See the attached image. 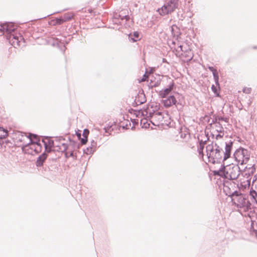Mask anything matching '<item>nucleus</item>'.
<instances>
[{"mask_svg":"<svg viewBox=\"0 0 257 257\" xmlns=\"http://www.w3.org/2000/svg\"><path fill=\"white\" fill-rule=\"evenodd\" d=\"M162 62H163V63H168L167 60L166 59H165V58H163V60H162Z\"/></svg>","mask_w":257,"mask_h":257,"instance_id":"obj_54","label":"nucleus"},{"mask_svg":"<svg viewBox=\"0 0 257 257\" xmlns=\"http://www.w3.org/2000/svg\"><path fill=\"white\" fill-rule=\"evenodd\" d=\"M208 69L212 72V74H213V72H217V70L214 69L212 66H208Z\"/></svg>","mask_w":257,"mask_h":257,"instance_id":"obj_38","label":"nucleus"},{"mask_svg":"<svg viewBox=\"0 0 257 257\" xmlns=\"http://www.w3.org/2000/svg\"><path fill=\"white\" fill-rule=\"evenodd\" d=\"M123 16L124 15H123L121 14H117V13L115 14L113 17V22L115 24L120 23L119 20H123Z\"/></svg>","mask_w":257,"mask_h":257,"instance_id":"obj_19","label":"nucleus"},{"mask_svg":"<svg viewBox=\"0 0 257 257\" xmlns=\"http://www.w3.org/2000/svg\"><path fill=\"white\" fill-rule=\"evenodd\" d=\"M148 78V75L145 73L143 77L142 81H146L147 79Z\"/></svg>","mask_w":257,"mask_h":257,"instance_id":"obj_46","label":"nucleus"},{"mask_svg":"<svg viewBox=\"0 0 257 257\" xmlns=\"http://www.w3.org/2000/svg\"><path fill=\"white\" fill-rule=\"evenodd\" d=\"M59 13V12H56V13H53V14H49V15H47V16H45V17H44L43 18H39V19H45V18H47V17H48L50 16H51V15H53V14H56V13Z\"/></svg>","mask_w":257,"mask_h":257,"instance_id":"obj_49","label":"nucleus"},{"mask_svg":"<svg viewBox=\"0 0 257 257\" xmlns=\"http://www.w3.org/2000/svg\"><path fill=\"white\" fill-rule=\"evenodd\" d=\"M213 76L215 82V84L216 86H218V88L219 89L220 85L219 83V75L218 72H213Z\"/></svg>","mask_w":257,"mask_h":257,"instance_id":"obj_26","label":"nucleus"},{"mask_svg":"<svg viewBox=\"0 0 257 257\" xmlns=\"http://www.w3.org/2000/svg\"><path fill=\"white\" fill-rule=\"evenodd\" d=\"M33 135V134H30L29 136H27L25 133L20 131L16 132L15 134V138H14L16 145L22 148V144L28 143Z\"/></svg>","mask_w":257,"mask_h":257,"instance_id":"obj_8","label":"nucleus"},{"mask_svg":"<svg viewBox=\"0 0 257 257\" xmlns=\"http://www.w3.org/2000/svg\"><path fill=\"white\" fill-rule=\"evenodd\" d=\"M33 137L35 140V143H36V148L34 149V152L36 154H38L42 151V146L41 144L40 139L38 138V136L36 134H33Z\"/></svg>","mask_w":257,"mask_h":257,"instance_id":"obj_16","label":"nucleus"},{"mask_svg":"<svg viewBox=\"0 0 257 257\" xmlns=\"http://www.w3.org/2000/svg\"><path fill=\"white\" fill-rule=\"evenodd\" d=\"M148 112L147 111H145L144 112H142V115H147Z\"/></svg>","mask_w":257,"mask_h":257,"instance_id":"obj_51","label":"nucleus"},{"mask_svg":"<svg viewBox=\"0 0 257 257\" xmlns=\"http://www.w3.org/2000/svg\"><path fill=\"white\" fill-rule=\"evenodd\" d=\"M138 103L136 101V100L134 101V102L133 103V106H137L138 105Z\"/></svg>","mask_w":257,"mask_h":257,"instance_id":"obj_53","label":"nucleus"},{"mask_svg":"<svg viewBox=\"0 0 257 257\" xmlns=\"http://www.w3.org/2000/svg\"><path fill=\"white\" fill-rule=\"evenodd\" d=\"M76 136H77L78 137V139L79 140L80 139L81 137V131L80 130H78L76 132Z\"/></svg>","mask_w":257,"mask_h":257,"instance_id":"obj_40","label":"nucleus"},{"mask_svg":"<svg viewBox=\"0 0 257 257\" xmlns=\"http://www.w3.org/2000/svg\"><path fill=\"white\" fill-rule=\"evenodd\" d=\"M159 84H160V82L158 81H157L154 84L151 85V86H150V87L151 88H153V87H156L158 86L159 85Z\"/></svg>","mask_w":257,"mask_h":257,"instance_id":"obj_41","label":"nucleus"},{"mask_svg":"<svg viewBox=\"0 0 257 257\" xmlns=\"http://www.w3.org/2000/svg\"><path fill=\"white\" fill-rule=\"evenodd\" d=\"M251 200L257 204V192H249Z\"/></svg>","mask_w":257,"mask_h":257,"instance_id":"obj_28","label":"nucleus"},{"mask_svg":"<svg viewBox=\"0 0 257 257\" xmlns=\"http://www.w3.org/2000/svg\"><path fill=\"white\" fill-rule=\"evenodd\" d=\"M157 116H158V119H160V120H162L164 117L163 115V113L160 111H158L157 112H155V118H156Z\"/></svg>","mask_w":257,"mask_h":257,"instance_id":"obj_33","label":"nucleus"},{"mask_svg":"<svg viewBox=\"0 0 257 257\" xmlns=\"http://www.w3.org/2000/svg\"><path fill=\"white\" fill-rule=\"evenodd\" d=\"M250 229L257 235V214L256 215V219L251 220Z\"/></svg>","mask_w":257,"mask_h":257,"instance_id":"obj_20","label":"nucleus"},{"mask_svg":"<svg viewBox=\"0 0 257 257\" xmlns=\"http://www.w3.org/2000/svg\"><path fill=\"white\" fill-rule=\"evenodd\" d=\"M95 152V149H92V147H88L86 149L83 150L84 154L87 155L92 154Z\"/></svg>","mask_w":257,"mask_h":257,"instance_id":"obj_27","label":"nucleus"},{"mask_svg":"<svg viewBox=\"0 0 257 257\" xmlns=\"http://www.w3.org/2000/svg\"><path fill=\"white\" fill-rule=\"evenodd\" d=\"M188 57H189L188 59H189V60H191V59H192V58L193 56H188Z\"/></svg>","mask_w":257,"mask_h":257,"instance_id":"obj_61","label":"nucleus"},{"mask_svg":"<svg viewBox=\"0 0 257 257\" xmlns=\"http://www.w3.org/2000/svg\"><path fill=\"white\" fill-rule=\"evenodd\" d=\"M1 27L2 29H4V33H7V40L14 47L21 46V43H25V40L22 36H18L14 34L17 28L14 24L6 22L1 24Z\"/></svg>","mask_w":257,"mask_h":257,"instance_id":"obj_2","label":"nucleus"},{"mask_svg":"<svg viewBox=\"0 0 257 257\" xmlns=\"http://www.w3.org/2000/svg\"><path fill=\"white\" fill-rule=\"evenodd\" d=\"M210 117H208V119H207V121L209 122L210 121Z\"/></svg>","mask_w":257,"mask_h":257,"instance_id":"obj_62","label":"nucleus"},{"mask_svg":"<svg viewBox=\"0 0 257 257\" xmlns=\"http://www.w3.org/2000/svg\"><path fill=\"white\" fill-rule=\"evenodd\" d=\"M110 125H112V126H113V128H114V130H116V128H117V127H118V130H119V129H120V126H117V125L116 124L115 122H114L113 123H112V124H110Z\"/></svg>","mask_w":257,"mask_h":257,"instance_id":"obj_43","label":"nucleus"},{"mask_svg":"<svg viewBox=\"0 0 257 257\" xmlns=\"http://www.w3.org/2000/svg\"><path fill=\"white\" fill-rule=\"evenodd\" d=\"M150 122L155 126L157 125L158 124H155L154 122L152 121V120H150Z\"/></svg>","mask_w":257,"mask_h":257,"instance_id":"obj_59","label":"nucleus"},{"mask_svg":"<svg viewBox=\"0 0 257 257\" xmlns=\"http://www.w3.org/2000/svg\"><path fill=\"white\" fill-rule=\"evenodd\" d=\"M103 130L105 133H109V135H111V132L114 131V128H113V126L108 124L107 126L104 127Z\"/></svg>","mask_w":257,"mask_h":257,"instance_id":"obj_30","label":"nucleus"},{"mask_svg":"<svg viewBox=\"0 0 257 257\" xmlns=\"http://www.w3.org/2000/svg\"><path fill=\"white\" fill-rule=\"evenodd\" d=\"M62 145L64 148L63 151H65L68 148L67 145L65 143H62Z\"/></svg>","mask_w":257,"mask_h":257,"instance_id":"obj_48","label":"nucleus"},{"mask_svg":"<svg viewBox=\"0 0 257 257\" xmlns=\"http://www.w3.org/2000/svg\"><path fill=\"white\" fill-rule=\"evenodd\" d=\"M123 20H125L126 21H128L130 19V17L128 15H124L123 16Z\"/></svg>","mask_w":257,"mask_h":257,"instance_id":"obj_45","label":"nucleus"},{"mask_svg":"<svg viewBox=\"0 0 257 257\" xmlns=\"http://www.w3.org/2000/svg\"><path fill=\"white\" fill-rule=\"evenodd\" d=\"M155 111L154 110H153L152 112H149V115L148 116V117H150V118H152V119H154L155 118Z\"/></svg>","mask_w":257,"mask_h":257,"instance_id":"obj_37","label":"nucleus"},{"mask_svg":"<svg viewBox=\"0 0 257 257\" xmlns=\"http://www.w3.org/2000/svg\"><path fill=\"white\" fill-rule=\"evenodd\" d=\"M65 156L66 158L72 157L74 160H76L77 158V156L74 155V153L73 151H71L70 153L66 152L65 153Z\"/></svg>","mask_w":257,"mask_h":257,"instance_id":"obj_32","label":"nucleus"},{"mask_svg":"<svg viewBox=\"0 0 257 257\" xmlns=\"http://www.w3.org/2000/svg\"><path fill=\"white\" fill-rule=\"evenodd\" d=\"M220 88H218V86H215L214 84L212 85L211 86V90L216 96H219L218 90H220Z\"/></svg>","mask_w":257,"mask_h":257,"instance_id":"obj_31","label":"nucleus"},{"mask_svg":"<svg viewBox=\"0 0 257 257\" xmlns=\"http://www.w3.org/2000/svg\"><path fill=\"white\" fill-rule=\"evenodd\" d=\"M64 140V139H63V137H59V140H60V141H61V140Z\"/></svg>","mask_w":257,"mask_h":257,"instance_id":"obj_60","label":"nucleus"},{"mask_svg":"<svg viewBox=\"0 0 257 257\" xmlns=\"http://www.w3.org/2000/svg\"><path fill=\"white\" fill-rule=\"evenodd\" d=\"M69 141L73 144L74 146H77V147L79 148V145L75 141H72L70 138H69Z\"/></svg>","mask_w":257,"mask_h":257,"instance_id":"obj_42","label":"nucleus"},{"mask_svg":"<svg viewBox=\"0 0 257 257\" xmlns=\"http://www.w3.org/2000/svg\"><path fill=\"white\" fill-rule=\"evenodd\" d=\"M87 137L88 136H86L85 135L83 138L81 137L80 140H81V143L82 145L86 144L87 142Z\"/></svg>","mask_w":257,"mask_h":257,"instance_id":"obj_34","label":"nucleus"},{"mask_svg":"<svg viewBox=\"0 0 257 257\" xmlns=\"http://www.w3.org/2000/svg\"><path fill=\"white\" fill-rule=\"evenodd\" d=\"M146 98L145 97V94H144V97H143V99H142L140 102H139V104H141L143 103H144L145 102H146Z\"/></svg>","mask_w":257,"mask_h":257,"instance_id":"obj_47","label":"nucleus"},{"mask_svg":"<svg viewBox=\"0 0 257 257\" xmlns=\"http://www.w3.org/2000/svg\"><path fill=\"white\" fill-rule=\"evenodd\" d=\"M214 135H213V134H212V138H213V137H214Z\"/></svg>","mask_w":257,"mask_h":257,"instance_id":"obj_64","label":"nucleus"},{"mask_svg":"<svg viewBox=\"0 0 257 257\" xmlns=\"http://www.w3.org/2000/svg\"><path fill=\"white\" fill-rule=\"evenodd\" d=\"M243 170L245 176H246L247 174L249 176L250 174H253L255 171V168L253 166L249 167L248 168L246 166Z\"/></svg>","mask_w":257,"mask_h":257,"instance_id":"obj_21","label":"nucleus"},{"mask_svg":"<svg viewBox=\"0 0 257 257\" xmlns=\"http://www.w3.org/2000/svg\"><path fill=\"white\" fill-rule=\"evenodd\" d=\"M175 83L173 81H172L171 83H170L168 87L159 92V96L161 98H167L168 95L171 92L173 88L175 87Z\"/></svg>","mask_w":257,"mask_h":257,"instance_id":"obj_12","label":"nucleus"},{"mask_svg":"<svg viewBox=\"0 0 257 257\" xmlns=\"http://www.w3.org/2000/svg\"><path fill=\"white\" fill-rule=\"evenodd\" d=\"M232 204L238 208H243L244 211L251 209L252 204L247 199L246 195L237 190L233 191L229 196Z\"/></svg>","mask_w":257,"mask_h":257,"instance_id":"obj_4","label":"nucleus"},{"mask_svg":"<svg viewBox=\"0 0 257 257\" xmlns=\"http://www.w3.org/2000/svg\"><path fill=\"white\" fill-rule=\"evenodd\" d=\"M205 135L207 137L206 140L203 141L202 140H200L198 138L199 145L197 147V148H198L197 151H198L199 155H201L202 157L204 156L203 150L204 148V146L206 144L207 142L209 139V137H208V133H207V134H205Z\"/></svg>","mask_w":257,"mask_h":257,"instance_id":"obj_15","label":"nucleus"},{"mask_svg":"<svg viewBox=\"0 0 257 257\" xmlns=\"http://www.w3.org/2000/svg\"><path fill=\"white\" fill-rule=\"evenodd\" d=\"M2 28L1 27V25H0V32L3 33V34H4V29H2Z\"/></svg>","mask_w":257,"mask_h":257,"instance_id":"obj_52","label":"nucleus"},{"mask_svg":"<svg viewBox=\"0 0 257 257\" xmlns=\"http://www.w3.org/2000/svg\"><path fill=\"white\" fill-rule=\"evenodd\" d=\"M8 136L7 130L0 126V139L6 138Z\"/></svg>","mask_w":257,"mask_h":257,"instance_id":"obj_22","label":"nucleus"},{"mask_svg":"<svg viewBox=\"0 0 257 257\" xmlns=\"http://www.w3.org/2000/svg\"><path fill=\"white\" fill-rule=\"evenodd\" d=\"M215 125V127L216 128V131L218 133H221L224 132L223 128L220 122L217 123H214Z\"/></svg>","mask_w":257,"mask_h":257,"instance_id":"obj_29","label":"nucleus"},{"mask_svg":"<svg viewBox=\"0 0 257 257\" xmlns=\"http://www.w3.org/2000/svg\"><path fill=\"white\" fill-rule=\"evenodd\" d=\"M153 71H154L153 70V69H152V68H151V70H150V72H149V74H151V73H153Z\"/></svg>","mask_w":257,"mask_h":257,"instance_id":"obj_58","label":"nucleus"},{"mask_svg":"<svg viewBox=\"0 0 257 257\" xmlns=\"http://www.w3.org/2000/svg\"><path fill=\"white\" fill-rule=\"evenodd\" d=\"M179 48L180 49V50H181V51H183V46H182V45H180V46H179Z\"/></svg>","mask_w":257,"mask_h":257,"instance_id":"obj_55","label":"nucleus"},{"mask_svg":"<svg viewBox=\"0 0 257 257\" xmlns=\"http://www.w3.org/2000/svg\"><path fill=\"white\" fill-rule=\"evenodd\" d=\"M42 142L44 146V152L49 154L51 153L52 151V148L54 146V141L49 139L47 137H45L42 140Z\"/></svg>","mask_w":257,"mask_h":257,"instance_id":"obj_11","label":"nucleus"},{"mask_svg":"<svg viewBox=\"0 0 257 257\" xmlns=\"http://www.w3.org/2000/svg\"><path fill=\"white\" fill-rule=\"evenodd\" d=\"M206 152L209 162L213 164L221 163L222 165L224 163L223 150L217 143L212 142L208 144L206 147Z\"/></svg>","mask_w":257,"mask_h":257,"instance_id":"obj_3","label":"nucleus"},{"mask_svg":"<svg viewBox=\"0 0 257 257\" xmlns=\"http://www.w3.org/2000/svg\"><path fill=\"white\" fill-rule=\"evenodd\" d=\"M238 165V164L237 165L232 164L225 165V163H223L218 170L213 171V174L215 176H219L224 179L230 180H236L241 172Z\"/></svg>","mask_w":257,"mask_h":257,"instance_id":"obj_1","label":"nucleus"},{"mask_svg":"<svg viewBox=\"0 0 257 257\" xmlns=\"http://www.w3.org/2000/svg\"><path fill=\"white\" fill-rule=\"evenodd\" d=\"M122 128L123 129H125V130L127 129V128H128V124H126V125H123V126H122Z\"/></svg>","mask_w":257,"mask_h":257,"instance_id":"obj_50","label":"nucleus"},{"mask_svg":"<svg viewBox=\"0 0 257 257\" xmlns=\"http://www.w3.org/2000/svg\"><path fill=\"white\" fill-rule=\"evenodd\" d=\"M68 43H69V41L65 40L64 42V44L65 45H67V44H68Z\"/></svg>","mask_w":257,"mask_h":257,"instance_id":"obj_57","label":"nucleus"},{"mask_svg":"<svg viewBox=\"0 0 257 257\" xmlns=\"http://www.w3.org/2000/svg\"><path fill=\"white\" fill-rule=\"evenodd\" d=\"M48 155L49 153L44 152L37 158L36 166L38 170L43 173H46L49 171L48 166L44 164Z\"/></svg>","mask_w":257,"mask_h":257,"instance_id":"obj_7","label":"nucleus"},{"mask_svg":"<svg viewBox=\"0 0 257 257\" xmlns=\"http://www.w3.org/2000/svg\"><path fill=\"white\" fill-rule=\"evenodd\" d=\"M52 45L58 48L62 52H65L66 47L64 44V40L62 41L57 38H54L52 40Z\"/></svg>","mask_w":257,"mask_h":257,"instance_id":"obj_13","label":"nucleus"},{"mask_svg":"<svg viewBox=\"0 0 257 257\" xmlns=\"http://www.w3.org/2000/svg\"><path fill=\"white\" fill-rule=\"evenodd\" d=\"M90 147H92V149H95V151L97 147V143L94 140H92L91 142V145L90 146Z\"/></svg>","mask_w":257,"mask_h":257,"instance_id":"obj_36","label":"nucleus"},{"mask_svg":"<svg viewBox=\"0 0 257 257\" xmlns=\"http://www.w3.org/2000/svg\"><path fill=\"white\" fill-rule=\"evenodd\" d=\"M128 39L132 42H136L140 40V33L138 31L134 32L133 33H130L128 36Z\"/></svg>","mask_w":257,"mask_h":257,"instance_id":"obj_17","label":"nucleus"},{"mask_svg":"<svg viewBox=\"0 0 257 257\" xmlns=\"http://www.w3.org/2000/svg\"><path fill=\"white\" fill-rule=\"evenodd\" d=\"M253 48L254 49H257V46H253Z\"/></svg>","mask_w":257,"mask_h":257,"instance_id":"obj_63","label":"nucleus"},{"mask_svg":"<svg viewBox=\"0 0 257 257\" xmlns=\"http://www.w3.org/2000/svg\"><path fill=\"white\" fill-rule=\"evenodd\" d=\"M220 120L224 121L225 122H227L228 121V118L227 117L214 115L213 116V118L212 119L211 122L209 123V125L210 126V127H211L213 123H218L219 122H218V121Z\"/></svg>","mask_w":257,"mask_h":257,"instance_id":"obj_18","label":"nucleus"},{"mask_svg":"<svg viewBox=\"0 0 257 257\" xmlns=\"http://www.w3.org/2000/svg\"><path fill=\"white\" fill-rule=\"evenodd\" d=\"M52 22H54V23L53 24L54 26L59 25L64 23L62 17L56 18L55 20H52Z\"/></svg>","mask_w":257,"mask_h":257,"instance_id":"obj_24","label":"nucleus"},{"mask_svg":"<svg viewBox=\"0 0 257 257\" xmlns=\"http://www.w3.org/2000/svg\"><path fill=\"white\" fill-rule=\"evenodd\" d=\"M257 192V179H253L249 192Z\"/></svg>","mask_w":257,"mask_h":257,"instance_id":"obj_25","label":"nucleus"},{"mask_svg":"<svg viewBox=\"0 0 257 257\" xmlns=\"http://www.w3.org/2000/svg\"><path fill=\"white\" fill-rule=\"evenodd\" d=\"M73 16L74 15L73 14L68 13L65 14L63 15V16L62 17V18H63V20L64 21V22H67V21L71 20L72 19Z\"/></svg>","mask_w":257,"mask_h":257,"instance_id":"obj_23","label":"nucleus"},{"mask_svg":"<svg viewBox=\"0 0 257 257\" xmlns=\"http://www.w3.org/2000/svg\"><path fill=\"white\" fill-rule=\"evenodd\" d=\"M179 0H169L161 8L158 9L157 12L162 16H164L173 13L178 8Z\"/></svg>","mask_w":257,"mask_h":257,"instance_id":"obj_5","label":"nucleus"},{"mask_svg":"<svg viewBox=\"0 0 257 257\" xmlns=\"http://www.w3.org/2000/svg\"><path fill=\"white\" fill-rule=\"evenodd\" d=\"M36 143L35 140H32L31 138L28 143L23 144L22 145V151L25 154L33 155L34 149L36 148Z\"/></svg>","mask_w":257,"mask_h":257,"instance_id":"obj_9","label":"nucleus"},{"mask_svg":"<svg viewBox=\"0 0 257 257\" xmlns=\"http://www.w3.org/2000/svg\"><path fill=\"white\" fill-rule=\"evenodd\" d=\"M233 156L237 164L240 165L246 164L250 158L248 151L242 147H240L235 150Z\"/></svg>","mask_w":257,"mask_h":257,"instance_id":"obj_6","label":"nucleus"},{"mask_svg":"<svg viewBox=\"0 0 257 257\" xmlns=\"http://www.w3.org/2000/svg\"><path fill=\"white\" fill-rule=\"evenodd\" d=\"M89 133V131L88 129H87V128L84 129L83 131V136L84 137V135H85V136H88Z\"/></svg>","mask_w":257,"mask_h":257,"instance_id":"obj_39","label":"nucleus"},{"mask_svg":"<svg viewBox=\"0 0 257 257\" xmlns=\"http://www.w3.org/2000/svg\"><path fill=\"white\" fill-rule=\"evenodd\" d=\"M140 113V110H139L137 112V113H136V116H138V115H139Z\"/></svg>","mask_w":257,"mask_h":257,"instance_id":"obj_56","label":"nucleus"},{"mask_svg":"<svg viewBox=\"0 0 257 257\" xmlns=\"http://www.w3.org/2000/svg\"><path fill=\"white\" fill-rule=\"evenodd\" d=\"M162 101L166 108H168L172 105H176L177 103L176 99L173 95L169 96L166 99H163Z\"/></svg>","mask_w":257,"mask_h":257,"instance_id":"obj_14","label":"nucleus"},{"mask_svg":"<svg viewBox=\"0 0 257 257\" xmlns=\"http://www.w3.org/2000/svg\"><path fill=\"white\" fill-rule=\"evenodd\" d=\"M243 93L246 94H249L251 93V88L250 87H245L242 89Z\"/></svg>","mask_w":257,"mask_h":257,"instance_id":"obj_35","label":"nucleus"},{"mask_svg":"<svg viewBox=\"0 0 257 257\" xmlns=\"http://www.w3.org/2000/svg\"><path fill=\"white\" fill-rule=\"evenodd\" d=\"M222 134L221 135L220 134H217L216 137H215V139H218V138H221L223 137V135H224V132L222 133Z\"/></svg>","mask_w":257,"mask_h":257,"instance_id":"obj_44","label":"nucleus"},{"mask_svg":"<svg viewBox=\"0 0 257 257\" xmlns=\"http://www.w3.org/2000/svg\"><path fill=\"white\" fill-rule=\"evenodd\" d=\"M233 141L229 140V141L225 143V152H223V161H226L231 156V150L232 149Z\"/></svg>","mask_w":257,"mask_h":257,"instance_id":"obj_10","label":"nucleus"}]
</instances>
